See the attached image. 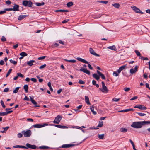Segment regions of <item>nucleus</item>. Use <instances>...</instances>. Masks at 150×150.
Segmentation results:
<instances>
[{
  "label": "nucleus",
  "instance_id": "nucleus-29",
  "mask_svg": "<svg viewBox=\"0 0 150 150\" xmlns=\"http://www.w3.org/2000/svg\"><path fill=\"white\" fill-rule=\"evenodd\" d=\"M90 109L94 115H95L96 114V112L94 110V108L93 106H92L91 107Z\"/></svg>",
  "mask_w": 150,
  "mask_h": 150
},
{
  "label": "nucleus",
  "instance_id": "nucleus-12",
  "mask_svg": "<svg viewBox=\"0 0 150 150\" xmlns=\"http://www.w3.org/2000/svg\"><path fill=\"white\" fill-rule=\"evenodd\" d=\"M74 144H65L62 145L61 148H69L74 146Z\"/></svg>",
  "mask_w": 150,
  "mask_h": 150
},
{
  "label": "nucleus",
  "instance_id": "nucleus-3",
  "mask_svg": "<svg viewBox=\"0 0 150 150\" xmlns=\"http://www.w3.org/2000/svg\"><path fill=\"white\" fill-rule=\"evenodd\" d=\"M22 4L25 6L31 7L33 5V3L30 0H24L22 1Z\"/></svg>",
  "mask_w": 150,
  "mask_h": 150
},
{
  "label": "nucleus",
  "instance_id": "nucleus-5",
  "mask_svg": "<svg viewBox=\"0 0 150 150\" xmlns=\"http://www.w3.org/2000/svg\"><path fill=\"white\" fill-rule=\"evenodd\" d=\"M48 124L46 123H42L41 124H37L33 125V127L34 128H40L43 127L45 126H48Z\"/></svg>",
  "mask_w": 150,
  "mask_h": 150
},
{
  "label": "nucleus",
  "instance_id": "nucleus-52",
  "mask_svg": "<svg viewBox=\"0 0 150 150\" xmlns=\"http://www.w3.org/2000/svg\"><path fill=\"white\" fill-rule=\"evenodd\" d=\"M138 98V97L137 96H134L132 98L130 99V100H135Z\"/></svg>",
  "mask_w": 150,
  "mask_h": 150
},
{
  "label": "nucleus",
  "instance_id": "nucleus-23",
  "mask_svg": "<svg viewBox=\"0 0 150 150\" xmlns=\"http://www.w3.org/2000/svg\"><path fill=\"white\" fill-rule=\"evenodd\" d=\"M56 127L59 128H62V129H64V128H67L68 127L66 126H64L62 125H54Z\"/></svg>",
  "mask_w": 150,
  "mask_h": 150
},
{
  "label": "nucleus",
  "instance_id": "nucleus-22",
  "mask_svg": "<svg viewBox=\"0 0 150 150\" xmlns=\"http://www.w3.org/2000/svg\"><path fill=\"white\" fill-rule=\"evenodd\" d=\"M93 76L97 80H99L100 78L99 76L96 74L94 73L93 74Z\"/></svg>",
  "mask_w": 150,
  "mask_h": 150
},
{
  "label": "nucleus",
  "instance_id": "nucleus-36",
  "mask_svg": "<svg viewBox=\"0 0 150 150\" xmlns=\"http://www.w3.org/2000/svg\"><path fill=\"white\" fill-rule=\"evenodd\" d=\"M44 4L45 3L44 2H42L41 3L37 2L35 3V4L37 6H42L44 5Z\"/></svg>",
  "mask_w": 150,
  "mask_h": 150
},
{
  "label": "nucleus",
  "instance_id": "nucleus-46",
  "mask_svg": "<svg viewBox=\"0 0 150 150\" xmlns=\"http://www.w3.org/2000/svg\"><path fill=\"white\" fill-rule=\"evenodd\" d=\"M126 65H123L121 66L119 68V69L120 70L122 71L123 70L125 67Z\"/></svg>",
  "mask_w": 150,
  "mask_h": 150
},
{
  "label": "nucleus",
  "instance_id": "nucleus-18",
  "mask_svg": "<svg viewBox=\"0 0 150 150\" xmlns=\"http://www.w3.org/2000/svg\"><path fill=\"white\" fill-rule=\"evenodd\" d=\"M97 73L103 79H105V77L103 74H102L101 72L97 70Z\"/></svg>",
  "mask_w": 150,
  "mask_h": 150
},
{
  "label": "nucleus",
  "instance_id": "nucleus-9",
  "mask_svg": "<svg viewBox=\"0 0 150 150\" xmlns=\"http://www.w3.org/2000/svg\"><path fill=\"white\" fill-rule=\"evenodd\" d=\"M101 83L103 89L101 90V91L103 92H107L108 91V90L107 89V87L105 86L104 82L102 81Z\"/></svg>",
  "mask_w": 150,
  "mask_h": 150
},
{
  "label": "nucleus",
  "instance_id": "nucleus-28",
  "mask_svg": "<svg viewBox=\"0 0 150 150\" xmlns=\"http://www.w3.org/2000/svg\"><path fill=\"white\" fill-rule=\"evenodd\" d=\"M73 5V3L71 1L69 2L67 4V6L68 7H70L72 6Z\"/></svg>",
  "mask_w": 150,
  "mask_h": 150
},
{
  "label": "nucleus",
  "instance_id": "nucleus-19",
  "mask_svg": "<svg viewBox=\"0 0 150 150\" xmlns=\"http://www.w3.org/2000/svg\"><path fill=\"white\" fill-rule=\"evenodd\" d=\"M85 102L88 105H90L91 103L89 102V98L88 96H85Z\"/></svg>",
  "mask_w": 150,
  "mask_h": 150
},
{
  "label": "nucleus",
  "instance_id": "nucleus-32",
  "mask_svg": "<svg viewBox=\"0 0 150 150\" xmlns=\"http://www.w3.org/2000/svg\"><path fill=\"white\" fill-rule=\"evenodd\" d=\"M20 55L23 57L24 56H27V54L25 52H22L20 53Z\"/></svg>",
  "mask_w": 150,
  "mask_h": 150
},
{
  "label": "nucleus",
  "instance_id": "nucleus-47",
  "mask_svg": "<svg viewBox=\"0 0 150 150\" xmlns=\"http://www.w3.org/2000/svg\"><path fill=\"white\" fill-rule=\"evenodd\" d=\"M0 103L2 107L4 108H5L6 106L4 105L3 101V100H1L0 102Z\"/></svg>",
  "mask_w": 150,
  "mask_h": 150
},
{
  "label": "nucleus",
  "instance_id": "nucleus-15",
  "mask_svg": "<svg viewBox=\"0 0 150 150\" xmlns=\"http://www.w3.org/2000/svg\"><path fill=\"white\" fill-rule=\"evenodd\" d=\"M89 51L90 53L91 54L95 55V56L97 57H99L100 56V55L99 54L96 53L94 50L91 48H90Z\"/></svg>",
  "mask_w": 150,
  "mask_h": 150
},
{
  "label": "nucleus",
  "instance_id": "nucleus-62",
  "mask_svg": "<svg viewBox=\"0 0 150 150\" xmlns=\"http://www.w3.org/2000/svg\"><path fill=\"white\" fill-rule=\"evenodd\" d=\"M59 44L58 43H55L54 44V45H52V47H58L59 45Z\"/></svg>",
  "mask_w": 150,
  "mask_h": 150
},
{
  "label": "nucleus",
  "instance_id": "nucleus-45",
  "mask_svg": "<svg viewBox=\"0 0 150 150\" xmlns=\"http://www.w3.org/2000/svg\"><path fill=\"white\" fill-rule=\"evenodd\" d=\"M136 113L140 116H143L145 115V114L144 113L140 112H137Z\"/></svg>",
  "mask_w": 150,
  "mask_h": 150
},
{
  "label": "nucleus",
  "instance_id": "nucleus-51",
  "mask_svg": "<svg viewBox=\"0 0 150 150\" xmlns=\"http://www.w3.org/2000/svg\"><path fill=\"white\" fill-rule=\"evenodd\" d=\"M6 115L5 112H0V116H4Z\"/></svg>",
  "mask_w": 150,
  "mask_h": 150
},
{
  "label": "nucleus",
  "instance_id": "nucleus-43",
  "mask_svg": "<svg viewBox=\"0 0 150 150\" xmlns=\"http://www.w3.org/2000/svg\"><path fill=\"white\" fill-rule=\"evenodd\" d=\"M78 83L80 84H84L85 83V82L84 81L81 79L79 80Z\"/></svg>",
  "mask_w": 150,
  "mask_h": 150
},
{
  "label": "nucleus",
  "instance_id": "nucleus-21",
  "mask_svg": "<svg viewBox=\"0 0 150 150\" xmlns=\"http://www.w3.org/2000/svg\"><path fill=\"white\" fill-rule=\"evenodd\" d=\"M27 16L26 15H20L18 18V20H21Z\"/></svg>",
  "mask_w": 150,
  "mask_h": 150
},
{
  "label": "nucleus",
  "instance_id": "nucleus-31",
  "mask_svg": "<svg viewBox=\"0 0 150 150\" xmlns=\"http://www.w3.org/2000/svg\"><path fill=\"white\" fill-rule=\"evenodd\" d=\"M112 5L115 7L117 8H119L120 7V4L118 3H116L112 4Z\"/></svg>",
  "mask_w": 150,
  "mask_h": 150
},
{
  "label": "nucleus",
  "instance_id": "nucleus-59",
  "mask_svg": "<svg viewBox=\"0 0 150 150\" xmlns=\"http://www.w3.org/2000/svg\"><path fill=\"white\" fill-rule=\"evenodd\" d=\"M46 66V64H44L43 65H41V66L40 67H39V69H43L44 68H45V67Z\"/></svg>",
  "mask_w": 150,
  "mask_h": 150
},
{
  "label": "nucleus",
  "instance_id": "nucleus-30",
  "mask_svg": "<svg viewBox=\"0 0 150 150\" xmlns=\"http://www.w3.org/2000/svg\"><path fill=\"white\" fill-rule=\"evenodd\" d=\"M28 86L27 85H25L23 86V88L26 93H27L28 92Z\"/></svg>",
  "mask_w": 150,
  "mask_h": 150
},
{
  "label": "nucleus",
  "instance_id": "nucleus-56",
  "mask_svg": "<svg viewBox=\"0 0 150 150\" xmlns=\"http://www.w3.org/2000/svg\"><path fill=\"white\" fill-rule=\"evenodd\" d=\"M113 74L114 76H117L119 75V74L117 73L116 72H114L113 73Z\"/></svg>",
  "mask_w": 150,
  "mask_h": 150
},
{
  "label": "nucleus",
  "instance_id": "nucleus-27",
  "mask_svg": "<svg viewBox=\"0 0 150 150\" xmlns=\"http://www.w3.org/2000/svg\"><path fill=\"white\" fill-rule=\"evenodd\" d=\"M13 147L14 148H22L24 149V148H26V147L24 146H23L22 145H15L14 146H13Z\"/></svg>",
  "mask_w": 150,
  "mask_h": 150
},
{
  "label": "nucleus",
  "instance_id": "nucleus-24",
  "mask_svg": "<svg viewBox=\"0 0 150 150\" xmlns=\"http://www.w3.org/2000/svg\"><path fill=\"white\" fill-rule=\"evenodd\" d=\"M35 61L34 60H31L28 61L27 62V64L30 66H31L33 65V63Z\"/></svg>",
  "mask_w": 150,
  "mask_h": 150
},
{
  "label": "nucleus",
  "instance_id": "nucleus-11",
  "mask_svg": "<svg viewBox=\"0 0 150 150\" xmlns=\"http://www.w3.org/2000/svg\"><path fill=\"white\" fill-rule=\"evenodd\" d=\"M30 100L31 102L35 105V107H39V106L37 105V102L33 99V96H30Z\"/></svg>",
  "mask_w": 150,
  "mask_h": 150
},
{
  "label": "nucleus",
  "instance_id": "nucleus-50",
  "mask_svg": "<svg viewBox=\"0 0 150 150\" xmlns=\"http://www.w3.org/2000/svg\"><path fill=\"white\" fill-rule=\"evenodd\" d=\"M1 40L2 41H4L6 40V39L4 36H3L1 38Z\"/></svg>",
  "mask_w": 150,
  "mask_h": 150
},
{
  "label": "nucleus",
  "instance_id": "nucleus-55",
  "mask_svg": "<svg viewBox=\"0 0 150 150\" xmlns=\"http://www.w3.org/2000/svg\"><path fill=\"white\" fill-rule=\"evenodd\" d=\"M124 90L125 91L127 92L130 90V88H124Z\"/></svg>",
  "mask_w": 150,
  "mask_h": 150
},
{
  "label": "nucleus",
  "instance_id": "nucleus-57",
  "mask_svg": "<svg viewBox=\"0 0 150 150\" xmlns=\"http://www.w3.org/2000/svg\"><path fill=\"white\" fill-rule=\"evenodd\" d=\"M120 100V99H117L116 98H113L112 100V101H115L117 102L118 101Z\"/></svg>",
  "mask_w": 150,
  "mask_h": 150
},
{
  "label": "nucleus",
  "instance_id": "nucleus-63",
  "mask_svg": "<svg viewBox=\"0 0 150 150\" xmlns=\"http://www.w3.org/2000/svg\"><path fill=\"white\" fill-rule=\"evenodd\" d=\"M13 112L12 110L9 111H8L5 112L6 113V115H7L8 114H10Z\"/></svg>",
  "mask_w": 150,
  "mask_h": 150
},
{
  "label": "nucleus",
  "instance_id": "nucleus-37",
  "mask_svg": "<svg viewBox=\"0 0 150 150\" xmlns=\"http://www.w3.org/2000/svg\"><path fill=\"white\" fill-rule=\"evenodd\" d=\"M103 122L102 121H99L98 127H101L103 125Z\"/></svg>",
  "mask_w": 150,
  "mask_h": 150
},
{
  "label": "nucleus",
  "instance_id": "nucleus-17",
  "mask_svg": "<svg viewBox=\"0 0 150 150\" xmlns=\"http://www.w3.org/2000/svg\"><path fill=\"white\" fill-rule=\"evenodd\" d=\"M134 110L130 108V109H127L124 110H121L120 111H119L118 112H129L131 111H133Z\"/></svg>",
  "mask_w": 150,
  "mask_h": 150
},
{
  "label": "nucleus",
  "instance_id": "nucleus-4",
  "mask_svg": "<svg viewBox=\"0 0 150 150\" xmlns=\"http://www.w3.org/2000/svg\"><path fill=\"white\" fill-rule=\"evenodd\" d=\"M76 59L79 60V61H80L82 62H83L85 64H88V66L89 68L91 70H92L93 69V67L91 66V65L90 64H88V61L86 60H85L80 57L77 58H76Z\"/></svg>",
  "mask_w": 150,
  "mask_h": 150
},
{
  "label": "nucleus",
  "instance_id": "nucleus-13",
  "mask_svg": "<svg viewBox=\"0 0 150 150\" xmlns=\"http://www.w3.org/2000/svg\"><path fill=\"white\" fill-rule=\"evenodd\" d=\"M80 71H83L88 75H90V71L89 70H88L86 69L81 68L80 69Z\"/></svg>",
  "mask_w": 150,
  "mask_h": 150
},
{
  "label": "nucleus",
  "instance_id": "nucleus-58",
  "mask_svg": "<svg viewBox=\"0 0 150 150\" xmlns=\"http://www.w3.org/2000/svg\"><path fill=\"white\" fill-rule=\"evenodd\" d=\"M30 80L32 81H33L34 82H36L37 81V79L35 78H31L30 79Z\"/></svg>",
  "mask_w": 150,
  "mask_h": 150
},
{
  "label": "nucleus",
  "instance_id": "nucleus-10",
  "mask_svg": "<svg viewBox=\"0 0 150 150\" xmlns=\"http://www.w3.org/2000/svg\"><path fill=\"white\" fill-rule=\"evenodd\" d=\"M134 108H138L142 110H144L146 109V108L142 105H137L134 106Z\"/></svg>",
  "mask_w": 150,
  "mask_h": 150
},
{
  "label": "nucleus",
  "instance_id": "nucleus-20",
  "mask_svg": "<svg viewBox=\"0 0 150 150\" xmlns=\"http://www.w3.org/2000/svg\"><path fill=\"white\" fill-rule=\"evenodd\" d=\"M108 48L114 51H116L117 50L116 48L115 45L110 46L108 47Z\"/></svg>",
  "mask_w": 150,
  "mask_h": 150
},
{
  "label": "nucleus",
  "instance_id": "nucleus-61",
  "mask_svg": "<svg viewBox=\"0 0 150 150\" xmlns=\"http://www.w3.org/2000/svg\"><path fill=\"white\" fill-rule=\"evenodd\" d=\"M98 2H100V3H104V4H107L108 3V1H98Z\"/></svg>",
  "mask_w": 150,
  "mask_h": 150
},
{
  "label": "nucleus",
  "instance_id": "nucleus-2",
  "mask_svg": "<svg viewBox=\"0 0 150 150\" xmlns=\"http://www.w3.org/2000/svg\"><path fill=\"white\" fill-rule=\"evenodd\" d=\"M22 133L23 134L24 136L25 137H29L32 134V132L30 130H28L26 131H22Z\"/></svg>",
  "mask_w": 150,
  "mask_h": 150
},
{
  "label": "nucleus",
  "instance_id": "nucleus-16",
  "mask_svg": "<svg viewBox=\"0 0 150 150\" xmlns=\"http://www.w3.org/2000/svg\"><path fill=\"white\" fill-rule=\"evenodd\" d=\"M19 6L18 5L16 4H14V6H13V10L14 11H18L19 10Z\"/></svg>",
  "mask_w": 150,
  "mask_h": 150
},
{
  "label": "nucleus",
  "instance_id": "nucleus-38",
  "mask_svg": "<svg viewBox=\"0 0 150 150\" xmlns=\"http://www.w3.org/2000/svg\"><path fill=\"white\" fill-rule=\"evenodd\" d=\"M134 51L137 56H141V54L139 51L137 50H135Z\"/></svg>",
  "mask_w": 150,
  "mask_h": 150
},
{
  "label": "nucleus",
  "instance_id": "nucleus-42",
  "mask_svg": "<svg viewBox=\"0 0 150 150\" xmlns=\"http://www.w3.org/2000/svg\"><path fill=\"white\" fill-rule=\"evenodd\" d=\"M104 134H100L98 135V138L99 139H103L104 137Z\"/></svg>",
  "mask_w": 150,
  "mask_h": 150
},
{
  "label": "nucleus",
  "instance_id": "nucleus-40",
  "mask_svg": "<svg viewBox=\"0 0 150 150\" xmlns=\"http://www.w3.org/2000/svg\"><path fill=\"white\" fill-rule=\"evenodd\" d=\"M10 62L14 64H17V62L15 61H13L12 59H10L9 60Z\"/></svg>",
  "mask_w": 150,
  "mask_h": 150
},
{
  "label": "nucleus",
  "instance_id": "nucleus-41",
  "mask_svg": "<svg viewBox=\"0 0 150 150\" xmlns=\"http://www.w3.org/2000/svg\"><path fill=\"white\" fill-rule=\"evenodd\" d=\"M17 75L18 76V77H20L22 78L24 77V75L20 72L18 73H17Z\"/></svg>",
  "mask_w": 150,
  "mask_h": 150
},
{
  "label": "nucleus",
  "instance_id": "nucleus-60",
  "mask_svg": "<svg viewBox=\"0 0 150 150\" xmlns=\"http://www.w3.org/2000/svg\"><path fill=\"white\" fill-rule=\"evenodd\" d=\"M9 128V127H3V129H4V130L5 131V132H6L7 131V130Z\"/></svg>",
  "mask_w": 150,
  "mask_h": 150
},
{
  "label": "nucleus",
  "instance_id": "nucleus-64",
  "mask_svg": "<svg viewBox=\"0 0 150 150\" xmlns=\"http://www.w3.org/2000/svg\"><path fill=\"white\" fill-rule=\"evenodd\" d=\"M4 64V61L1 60L0 61V65H3Z\"/></svg>",
  "mask_w": 150,
  "mask_h": 150
},
{
  "label": "nucleus",
  "instance_id": "nucleus-48",
  "mask_svg": "<svg viewBox=\"0 0 150 150\" xmlns=\"http://www.w3.org/2000/svg\"><path fill=\"white\" fill-rule=\"evenodd\" d=\"M46 57V56H42V57H39L38 58V59L39 60H42V59H45V58Z\"/></svg>",
  "mask_w": 150,
  "mask_h": 150
},
{
  "label": "nucleus",
  "instance_id": "nucleus-44",
  "mask_svg": "<svg viewBox=\"0 0 150 150\" xmlns=\"http://www.w3.org/2000/svg\"><path fill=\"white\" fill-rule=\"evenodd\" d=\"M140 58L141 59H143V60H149V59L148 58L144 57L143 56L141 57Z\"/></svg>",
  "mask_w": 150,
  "mask_h": 150
},
{
  "label": "nucleus",
  "instance_id": "nucleus-8",
  "mask_svg": "<svg viewBox=\"0 0 150 150\" xmlns=\"http://www.w3.org/2000/svg\"><path fill=\"white\" fill-rule=\"evenodd\" d=\"M26 145V148H24V149H27L29 148L33 149H35L36 148V146L35 145H31L29 143H27Z\"/></svg>",
  "mask_w": 150,
  "mask_h": 150
},
{
  "label": "nucleus",
  "instance_id": "nucleus-7",
  "mask_svg": "<svg viewBox=\"0 0 150 150\" xmlns=\"http://www.w3.org/2000/svg\"><path fill=\"white\" fill-rule=\"evenodd\" d=\"M62 118L61 117L60 115H58L55 118L53 122L58 124L60 122Z\"/></svg>",
  "mask_w": 150,
  "mask_h": 150
},
{
  "label": "nucleus",
  "instance_id": "nucleus-6",
  "mask_svg": "<svg viewBox=\"0 0 150 150\" xmlns=\"http://www.w3.org/2000/svg\"><path fill=\"white\" fill-rule=\"evenodd\" d=\"M131 8L137 13H139L141 14H143V12L141 11L139 8L135 6H131Z\"/></svg>",
  "mask_w": 150,
  "mask_h": 150
},
{
  "label": "nucleus",
  "instance_id": "nucleus-34",
  "mask_svg": "<svg viewBox=\"0 0 150 150\" xmlns=\"http://www.w3.org/2000/svg\"><path fill=\"white\" fill-rule=\"evenodd\" d=\"M64 60L68 62H71L72 63H75L76 62V60H73V59L68 60L65 59Z\"/></svg>",
  "mask_w": 150,
  "mask_h": 150
},
{
  "label": "nucleus",
  "instance_id": "nucleus-53",
  "mask_svg": "<svg viewBox=\"0 0 150 150\" xmlns=\"http://www.w3.org/2000/svg\"><path fill=\"white\" fill-rule=\"evenodd\" d=\"M17 136L18 138H20L22 137L23 135L21 133H19L17 134Z\"/></svg>",
  "mask_w": 150,
  "mask_h": 150
},
{
  "label": "nucleus",
  "instance_id": "nucleus-33",
  "mask_svg": "<svg viewBox=\"0 0 150 150\" xmlns=\"http://www.w3.org/2000/svg\"><path fill=\"white\" fill-rule=\"evenodd\" d=\"M49 148V147L48 146H40L39 148L40 149H48Z\"/></svg>",
  "mask_w": 150,
  "mask_h": 150
},
{
  "label": "nucleus",
  "instance_id": "nucleus-35",
  "mask_svg": "<svg viewBox=\"0 0 150 150\" xmlns=\"http://www.w3.org/2000/svg\"><path fill=\"white\" fill-rule=\"evenodd\" d=\"M20 88V87H17L13 91V93H17L18 91V90Z\"/></svg>",
  "mask_w": 150,
  "mask_h": 150
},
{
  "label": "nucleus",
  "instance_id": "nucleus-1",
  "mask_svg": "<svg viewBox=\"0 0 150 150\" xmlns=\"http://www.w3.org/2000/svg\"><path fill=\"white\" fill-rule=\"evenodd\" d=\"M143 122L142 121L134 122L131 125V126L135 128H141L142 125H143Z\"/></svg>",
  "mask_w": 150,
  "mask_h": 150
},
{
  "label": "nucleus",
  "instance_id": "nucleus-54",
  "mask_svg": "<svg viewBox=\"0 0 150 150\" xmlns=\"http://www.w3.org/2000/svg\"><path fill=\"white\" fill-rule=\"evenodd\" d=\"M5 11H13V8H6L4 9Z\"/></svg>",
  "mask_w": 150,
  "mask_h": 150
},
{
  "label": "nucleus",
  "instance_id": "nucleus-49",
  "mask_svg": "<svg viewBox=\"0 0 150 150\" xmlns=\"http://www.w3.org/2000/svg\"><path fill=\"white\" fill-rule=\"evenodd\" d=\"M143 122V125H144L145 124H150V121H142Z\"/></svg>",
  "mask_w": 150,
  "mask_h": 150
},
{
  "label": "nucleus",
  "instance_id": "nucleus-39",
  "mask_svg": "<svg viewBox=\"0 0 150 150\" xmlns=\"http://www.w3.org/2000/svg\"><path fill=\"white\" fill-rule=\"evenodd\" d=\"M12 71V69H10L8 71L6 75V77H7L11 73V72Z\"/></svg>",
  "mask_w": 150,
  "mask_h": 150
},
{
  "label": "nucleus",
  "instance_id": "nucleus-26",
  "mask_svg": "<svg viewBox=\"0 0 150 150\" xmlns=\"http://www.w3.org/2000/svg\"><path fill=\"white\" fill-rule=\"evenodd\" d=\"M54 11L56 12H68L69 11L68 10H56Z\"/></svg>",
  "mask_w": 150,
  "mask_h": 150
},
{
  "label": "nucleus",
  "instance_id": "nucleus-25",
  "mask_svg": "<svg viewBox=\"0 0 150 150\" xmlns=\"http://www.w3.org/2000/svg\"><path fill=\"white\" fill-rule=\"evenodd\" d=\"M120 131L122 132H126L127 131V129L125 128H121L120 129Z\"/></svg>",
  "mask_w": 150,
  "mask_h": 150
},
{
  "label": "nucleus",
  "instance_id": "nucleus-14",
  "mask_svg": "<svg viewBox=\"0 0 150 150\" xmlns=\"http://www.w3.org/2000/svg\"><path fill=\"white\" fill-rule=\"evenodd\" d=\"M138 69V67L137 66H136L134 69H131L130 70V72L132 74L135 73V72L137 71Z\"/></svg>",
  "mask_w": 150,
  "mask_h": 150
}]
</instances>
